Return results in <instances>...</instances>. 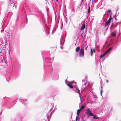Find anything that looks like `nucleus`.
<instances>
[{
	"instance_id": "f257e3e1",
	"label": "nucleus",
	"mask_w": 121,
	"mask_h": 121,
	"mask_svg": "<svg viewBox=\"0 0 121 121\" xmlns=\"http://www.w3.org/2000/svg\"><path fill=\"white\" fill-rule=\"evenodd\" d=\"M67 85L69 86L70 88H73V90L75 91L76 92L78 93L79 95V96L81 99V96L80 95V91L77 87V83L75 82L72 81L69 82L67 84L66 83Z\"/></svg>"
},
{
	"instance_id": "f03ea898",
	"label": "nucleus",
	"mask_w": 121,
	"mask_h": 121,
	"mask_svg": "<svg viewBox=\"0 0 121 121\" xmlns=\"http://www.w3.org/2000/svg\"><path fill=\"white\" fill-rule=\"evenodd\" d=\"M51 60V58H48V57H46L45 58L44 60V61L46 63L49 62V63H48V64H47V66H49V65H52V64H51L50 62V60ZM47 65H45L44 66V68L46 69L48 67H47Z\"/></svg>"
},
{
	"instance_id": "7ed1b4c3",
	"label": "nucleus",
	"mask_w": 121,
	"mask_h": 121,
	"mask_svg": "<svg viewBox=\"0 0 121 121\" xmlns=\"http://www.w3.org/2000/svg\"><path fill=\"white\" fill-rule=\"evenodd\" d=\"M86 113V114L87 117H88L94 115L93 113L91 112L89 108L87 109Z\"/></svg>"
},
{
	"instance_id": "20e7f679",
	"label": "nucleus",
	"mask_w": 121,
	"mask_h": 121,
	"mask_svg": "<svg viewBox=\"0 0 121 121\" xmlns=\"http://www.w3.org/2000/svg\"><path fill=\"white\" fill-rule=\"evenodd\" d=\"M13 0H10V2H9V5L10 6H13V7L14 6H15V8H16V7L17 4L15 3L14 4H13Z\"/></svg>"
},
{
	"instance_id": "39448f33",
	"label": "nucleus",
	"mask_w": 121,
	"mask_h": 121,
	"mask_svg": "<svg viewBox=\"0 0 121 121\" xmlns=\"http://www.w3.org/2000/svg\"><path fill=\"white\" fill-rule=\"evenodd\" d=\"M84 52L83 50V48L82 47L81 48L80 52L79 54L81 56L83 57L84 55Z\"/></svg>"
},
{
	"instance_id": "423d86ee",
	"label": "nucleus",
	"mask_w": 121,
	"mask_h": 121,
	"mask_svg": "<svg viewBox=\"0 0 121 121\" xmlns=\"http://www.w3.org/2000/svg\"><path fill=\"white\" fill-rule=\"evenodd\" d=\"M86 83H85L84 84H83L81 88V92H82L83 91H84V90L86 88L87 86H86Z\"/></svg>"
},
{
	"instance_id": "0eeeda50",
	"label": "nucleus",
	"mask_w": 121,
	"mask_h": 121,
	"mask_svg": "<svg viewBox=\"0 0 121 121\" xmlns=\"http://www.w3.org/2000/svg\"><path fill=\"white\" fill-rule=\"evenodd\" d=\"M64 36L61 37L60 39V44L61 45H62L63 44V42L64 41Z\"/></svg>"
},
{
	"instance_id": "6e6552de",
	"label": "nucleus",
	"mask_w": 121,
	"mask_h": 121,
	"mask_svg": "<svg viewBox=\"0 0 121 121\" xmlns=\"http://www.w3.org/2000/svg\"><path fill=\"white\" fill-rule=\"evenodd\" d=\"M110 23H111L110 22L106 20V22L104 23L105 26H107L108 25H109Z\"/></svg>"
},
{
	"instance_id": "1a4fd4ad",
	"label": "nucleus",
	"mask_w": 121,
	"mask_h": 121,
	"mask_svg": "<svg viewBox=\"0 0 121 121\" xmlns=\"http://www.w3.org/2000/svg\"><path fill=\"white\" fill-rule=\"evenodd\" d=\"M93 117H92V118L93 119H99V118L98 117H97V116L96 115H94Z\"/></svg>"
},
{
	"instance_id": "9d476101",
	"label": "nucleus",
	"mask_w": 121,
	"mask_h": 121,
	"mask_svg": "<svg viewBox=\"0 0 121 121\" xmlns=\"http://www.w3.org/2000/svg\"><path fill=\"white\" fill-rule=\"evenodd\" d=\"M81 111V109H78L77 112V114L78 115V117H79V113Z\"/></svg>"
},
{
	"instance_id": "9b49d317",
	"label": "nucleus",
	"mask_w": 121,
	"mask_h": 121,
	"mask_svg": "<svg viewBox=\"0 0 121 121\" xmlns=\"http://www.w3.org/2000/svg\"><path fill=\"white\" fill-rule=\"evenodd\" d=\"M112 49V48L111 47L110 48H109L107 51L105 52V53L106 54L107 53H108L110 50H111Z\"/></svg>"
},
{
	"instance_id": "f8f14e48",
	"label": "nucleus",
	"mask_w": 121,
	"mask_h": 121,
	"mask_svg": "<svg viewBox=\"0 0 121 121\" xmlns=\"http://www.w3.org/2000/svg\"><path fill=\"white\" fill-rule=\"evenodd\" d=\"M85 23H84L82 25V27L81 28V30H83L85 28Z\"/></svg>"
},
{
	"instance_id": "ddd939ff",
	"label": "nucleus",
	"mask_w": 121,
	"mask_h": 121,
	"mask_svg": "<svg viewBox=\"0 0 121 121\" xmlns=\"http://www.w3.org/2000/svg\"><path fill=\"white\" fill-rule=\"evenodd\" d=\"M116 32H112L111 33V35L113 36H116Z\"/></svg>"
},
{
	"instance_id": "4468645a",
	"label": "nucleus",
	"mask_w": 121,
	"mask_h": 121,
	"mask_svg": "<svg viewBox=\"0 0 121 121\" xmlns=\"http://www.w3.org/2000/svg\"><path fill=\"white\" fill-rule=\"evenodd\" d=\"M80 49V47H78L76 49L75 51L77 52H78Z\"/></svg>"
},
{
	"instance_id": "2eb2a0df",
	"label": "nucleus",
	"mask_w": 121,
	"mask_h": 121,
	"mask_svg": "<svg viewBox=\"0 0 121 121\" xmlns=\"http://www.w3.org/2000/svg\"><path fill=\"white\" fill-rule=\"evenodd\" d=\"M111 12V10H108L107 12V13H106L107 14L109 15L110 13Z\"/></svg>"
},
{
	"instance_id": "dca6fc26",
	"label": "nucleus",
	"mask_w": 121,
	"mask_h": 121,
	"mask_svg": "<svg viewBox=\"0 0 121 121\" xmlns=\"http://www.w3.org/2000/svg\"><path fill=\"white\" fill-rule=\"evenodd\" d=\"M106 55V54L104 53V54H101V55L99 57L100 58H102L104 56H105Z\"/></svg>"
},
{
	"instance_id": "f3484780",
	"label": "nucleus",
	"mask_w": 121,
	"mask_h": 121,
	"mask_svg": "<svg viewBox=\"0 0 121 121\" xmlns=\"http://www.w3.org/2000/svg\"><path fill=\"white\" fill-rule=\"evenodd\" d=\"M19 100L20 102H22L23 101L24 102H26V100H23L21 99H19Z\"/></svg>"
},
{
	"instance_id": "a211bd4d",
	"label": "nucleus",
	"mask_w": 121,
	"mask_h": 121,
	"mask_svg": "<svg viewBox=\"0 0 121 121\" xmlns=\"http://www.w3.org/2000/svg\"><path fill=\"white\" fill-rule=\"evenodd\" d=\"M110 17L109 18L108 20V21L109 22H110V23H111V20L112 19V18L111 17V15H110Z\"/></svg>"
},
{
	"instance_id": "6ab92c4d",
	"label": "nucleus",
	"mask_w": 121,
	"mask_h": 121,
	"mask_svg": "<svg viewBox=\"0 0 121 121\" xmlns=\"http://www.w3.org/2000/svg\"><path fill=\"white\" fill-rule=\"evenodd\" d=\"M83 0H82L81 1V2H80V4L78 6V7H80V6H81V5L82 4V3L83 2Z\"/></svg>"
},
{
	"instance_id": "aec40b11",
	"label": "nucleus",
	"mask_w": 121,
	"mask_h": 121,
	"mask_svg": "<svg viewBox=\"0 0 121 121\" xmlns=\"http://www.w3.org/2000/svg\"><path fill=\"white\" fill-rule=\"evenodd\" d=\"M10 78L9 77H7V78H6V80L8 82H9V80H10Z\"/></svg>"
},
{
	"instance_id": "412c9836",
	"label": "nucleus",
	"mask_w": 121,
	"mask_h": 121,
	"mask_svg": "<svg viewBox=\"0 0 121 121\" xmlns=\"http://www.w3.org/2000/svg\"><path fill=\"white\" fill-rule=\"evenodd\" d=\"M90 6H89L88 9V13H90Z\"/></svg>"
},
{
	"instance_id": "4be33fe9",
	"label": "nucleus",
	"mask_w": 121,
	"mask_h": 121,
	"mask_svg": "<svg viewBox=\"0 0 121 121\" xmlns=\"http://www.w3.org/2000/svg\"><path fill=\"white\" fill-rule=\"evenodd\" d=\"M85 108V107L83 105H82L80 109H83V108Z\"/></svg>"
},
{
	"instance_id": "5701e85b",
	"label": "nucleus",
	"mask_w": 121,
	"mask_h": 121,
	"mask_svg": "<svg viewBox=\"0 0 121 121\" xmlns=\"http://www.w3.org/2000/svg\"><path fill=\"white\" fill-rule=\"evenodd\" d=\"M78 116L76 117V121H77V120H78Z\"/></svg>"
},
{
	"instance_id": "b1692460",
	"label": "nucleus",
	"mask_w": 121,
	"mask_h": 121,
	"mask_svg": "<svg viewBox=\"0 0 121 121\" xmlns=\"http://www.w3.org/2000/svg\"><path fill=\"white\" fill-rule=\"evenodd\" d=\"M102 90H101L100 93H101V94L102 95Z\"/></svg>"
},
{
	"instance_id": "393cba45",
	"label": "nucleus",
	"mask_w": 121,
	"mask_h": 121,
	"mask_svg": "<svg viewBox=\"0 0 121 121\" xmlns=\"http://www.w3.org/2000/svg\"><path fill=\"white\" fill-rule=\"evenodd\" d=\"M91 54H92V49H91Z\"/></svg>"
},
{
	"instance_id": "a878e982",
	"label": "nucleus",
	"mask_w": 121,
	"mask_h": 121,
	"mask_svg": "<svg viewBox=\"0 0 121 121\" xmlns=\"http://www.w3.org/2000/svg\"><path fill=\"white\" fill-rule=\"evenodd\" d=\"M93 51L94 52H95V51L94 49H93Z\"/></svg>"
},
{
	"instance_id": "bb28decb",
	"label": "nucleus",
	"mask_w": 121,
	"mask_h": 121,
	"mask_svg": "<svg viewBox=\"0 0 121 121\" xmlns=\"http://www.w3.org/2000/svg\"><path fill=\"white\" fill-rule=\"evenodd\" d=\"M106 82H107V83H108V80H107L106 81Z\"/></svg>"
},
{
	"instance_id": "cd10ccee",
	"label": "nucleus",
	"mask_w": 121,
	"mask_h": 121,
	"mask_svg": "<svg viewBox=\"0 0 121 121\" xmlns=\"http://www.w3.org/2000/svg\"><path fill=\"white\" fill-rule=\"evenodd\" d=\"M60 48L61 49H62V47L61 46H60Z\"/></svg>"
},
{
	"instance_id": "c85d7f7f",
	"label": "nucleus",
	"mask_w": 121,
	"mask_h": 121,
	"mask_svg": "<svg viewBox=\"0 0 121 121\" xmlns=\"http://www.w3.org/2000/svg\"><path fill=\"white\" fill-rule=\"evenodd\" d=\"M118 9H117V10H116V12H117V11H118Z\"/></svg>"
},
{
	"instance_id": "c756f323",
	"label": "nucleus",
	"mask_w": 121,
	"mask_h": 121,
	"mask_svg": "<svg viewBox=\"0 0 121 121\" xmlns=\"http://www.w3.org/2000/svg\"><path fill=\"white\" fill-rule=\"evenodd\" d=\"M56 1H57V2L58 1V0H56Z\"/></svg>"
},
{
	"instance_id": "7c9ffc66",
	"label": "nucleus",
	"mask_w": 121,
	"mask_h": 121,
	"mask_svg": "<svg viewBox=\"0 0 121 121\" xmlns=\"http://www.w3.org/2000/svg\"><path fill=\"white\" fill-rule=\"evenodd\" d=\"M87 48V47L86 48H85V49H86V48Z\"/></svg>"
},
{
	"instance_id": "2f4dec72",
	"label": "nucleus",
	"mask_w": 121,
	"mask_h": 121,
	"mask_svg": "<svg viewBox=\"0 0 121 121\" xmlns=\"http://www.w3.org/2000/svg\"><path fill=\"white\" fill-rule=\"evenodd\" d=\"M104 17H103V19L104 18Z\"/></svg>"
}]
</instances>
